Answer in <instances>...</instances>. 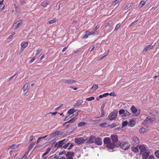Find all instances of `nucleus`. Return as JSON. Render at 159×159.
<instances>
[{"instance_id":"1","label":"nucleus","mask_w":159,"mask_h":159,"mask_svg":"<svg viewBox=\"0 0 159 159\" xmlns=\"http://www.w3.org/2000/svg\"><path fill=\"white\" fill-rule=\"evenodd\" d=\"M130 145L129 143L125 142H122L120 143H116V147H120L123 150H127L129 148Z\"/></svg>"},{"instance_id":"2","label":"nucleus","mask_w":159,"mask_h":159,"mask_svg":"<svg viewBox=\"0 0 159 159\" xmlns=\"http://www.w3.org/2000/svg\"><path fill=\"white\" fill-rule=\"evenodd\" d=\"M76 119V118H75L73 117L70 120H73V119H74L71 123H70V126L69 128L71 130L70 131L71 132H72L75 130L77 128V126L76 125V124L74 122Z\"/></svg>"},{"instance_id":"3","label":"nucleus","mask_w":159,"mask_h":159,"mask_svg":"<svg viewBox=\"0 0 159 159\" xmlns=\"http://www.w3.org/2000/svg\"><path fill=\"white\" fill-rule=\"evenodd\" d=\"M118 111L114 110L111 112L108 116V118L110 120H113L117 116Z\"/></svg>"},{"instance_id":"4","label":"nucleus","mask_w":159,"mask_h":159,"mask_svg":"<svg viewBox=\"0 0 159 159\" xmlns=\"http://www.w3.org/2000/svg\"><path fill=\"white\" fill-rule=\"evenodd\" d=\"M65 140V139H64L56 143L54 142L52 144V146H54L55 148H60L65 144L63 142Z\"/></svg>"},{"instance_id":"5","label":"nucleus","mask_w":159,"mask_h":159,"mask_svg":"<svg viewBox=\"0 0 159 159\" xmlns=\"http://www.w3.org/2000/svg\"><path fill=\"white\" fill-rule=\"evenodd\" d=\"M75 143L78 145H80L83 144L85 141V139L83 137L76 138L75 139Z\"/></svg>"},{"instance_id":"6","label":"nucleus","mask_w":159,"mask_h":159,"mask_svg":"<svg viewBox=\"0 0 159 159\" xmlns=\"http://www.w3.org/2000/svg\"><path fill=\"white\" fill-rule=\"evenodd\" d=\"M130 109L132 112L136 116H138L140 112V110H138L133 105L131 107Z\"/></svg>"},{"instance_id":"7","label":"nucleus","mask_w":159,"mask_h":159,"mask_svg":"<svg viewBox=\"0 0 159 159\" xmlns=\"http://www.w3.org/2000/svg\"><path fill=\"white\" fill-rule=\"evenodd\" d=\"M96 137L95 136H91L89 137H87L85 139L87 143L90 144L94 143Z\"/></svg>"},{"instance_id":"8","label":"nucleus","mask_w":159,"mask_h":159,"mask_svg":"<svg viewBox=\"0 0 159 159\" xmlns=\"http://www.w3.org/2000/svg\"><path fill=\"white\" fill-rule=\"evenodd\" d=\"M61 80L63 83L69 84H72L76 82L75 80L70 79H62Z\"/></svg>"},{"instance_id":"9","label":"nucleus","mask_w":159,"mask_h":159,"mask_svg":"<svg viewBox=\"0 0 159 159\" xmlns=\"http://www.w3.org/2000/svg\"><path fill=\"white\" fill-rule=\"evenodd\" d=\"M63 132H61L60 131L56 130L54 132H52L50 134V136L52 137H53L57 135H61L63 134Z\"/></svg>"},{"instance_id":"10","label":"nucleus","mask_w":159,"mask_h":159,"mask_svg":"<svg viewBox=\"0 0 159 159\" xmlns=\"http://www.w3.org/2000/svg\"><path fill=\"white\" fill-rule=\"evenodd\" d=\"M94 143H95L99 146L101 145L102 144V139L99 137L96 138Z\"/></svg>"},{"instance_id":"11","label":"nucleus","mask_w":159,"mask_h":159,"mask_svg":"<svg viewBox=\"0 0 159 159\" xmlns=\"http://www.w3.org/2000/svg\"><path fill=\"white\" fill-rule=\"evenodd\" d=\"M116 147V144L114 143L111 142L110 143L106 145V147L108 148L113 149L115 147Z\"/></svg>"},{"instance_id":"12","label":"nucleus","mask_w":159,"mask_h":159,"mask_svg":"<svg viewBox=\"0 0 159 159\" xmlns=\"http://www.w3.org/2000/svg\"><path fill=\"white\" fill-rule=\"evenodd\" d=\"M111 139L113 143H116L118 141V136L116 135H111Z\"/></svg>"},{"instance_id":"13","label":"nucleus","mask_w":159,"mask_h":159,"mask_svg":"<svg viewBox=\"0 0 159 159\" xmlns=\"http://www.w3.org/2000/svg\"><path fill=\"white\" fill-rule=\"evenodd\" d=\"M144 121H146L148 123L151 122L152 123H153L154 122L156 121V119L154 118H150L147 117H146V119L144 120Z\"/></svg>"},{"instance_id":"14","label":"nucleus","mask_w":159,"mask_h":159,"mask_svg":"<svg viewBox=\"0 0 159 159\" xmlns=\"http://www.w3.org/2000/svg\"><path fill=\"white\" fill-rule=\"evenodd\" d=\"M85 34L82 37V39H86L88 38V36L91 34H94V32H91L89 31H87L85 32Z\"/></svg>"},{"instance_id":"15","label":"nucleus","mask_w":159,"mask_h":159,"mask_svg":"<svg viewBox=\"0 0 159 159\" xmlns=\"http://www.w3.org/2000/svg\"><path fill=\"white\" fill-rule=\"evenodd\" d=\"M155 44V43H152L151 44L146 46L144 49L143 51L147 52L148 50L153 48Z\"/></svg>"},{"instance_id":"16","label":"nucleus","mask_w":159,"mask_h":159,"mask_svg":"<svg viewBox=\"0 0 159 159\" xmlns=\"http://www.w3.org/2000/svg\"><path fill=\"white\" fill-rule=\"evenodd\" d=\"M142 157L143 159H147L149 156V152H143L142 154Z\"/></svg>"},{"instance_id":"17","label":"nucleus","mask_w":159,"mask_h":159,"mask_svg":"<svg viewBox=\"0 0 159 159\" xmlns=\"http://www.w3.org/2000/svg\"><path fill=\"white\" fill-rule=\"evenodd\" d=\"M103 142L104 144H106V145H107L111 141L110 138L106 137L104 139Z\"/></svg>"},{"instance_id":"18","label":"nucleus","mask_w":159,"mask_h":159,"mask_svg":"<svg viewBox=\"0 0 159 159\" xmlns=\"http://www.w3.org/2000/svg\"><path fill=\"white\" fill-rule=\"evenodd\" d=\"M139 149L140 150V154H142V152H145L146 150V148L144 145H141L139 147Z\"/></svg>"},{"instance_id":"19","label":"nucleus","mask_w":159,"mask_h":159,"mask_svg":"<svg viewBox=\"0 0 159 159\" xmlns=\"http://www.w3.org/2000/svg\"><path fill=\"white\" fill-rule=\"evenodd\" d=\"M29 84L27 83L25 84L24 87L22 89L23 90L24 92H25V93H26L28 91V88Z\"/></svg>"},{"instance_id":"20","label":"nucleus","mask_w":159,"mask_h":159,"mask_svg":"<svg viewBox=\"0 0 159 159\" xmlns=\"http://www.w3.org/2000/svg\"><path fill=\"white\" fill-rule=\"evenodd\" d=\"M28 42H23L21 43V45L22 47V49H25L27 47L28 45Z\"/></svg>"},{"instance_id":"21","label":"nucleus","mask_w":159,"mask_h":159,"mask_svg":"<svg viewBox=\"0 0 159 159\" xmlns=\"http://www.w3.org/2000/svg\"><path fill=\"white\" fill-rule=\"evenodd\" d=\"M18 23L17 25H16L14 28L15 29H17L18 28H19L21 25H22L23 23V21L22 20H18L17 22Z\"/></svg>"},{"instance_id":"22","label":"nucleus","mask_w":159,"mask_h":159,"mask_svg":"<svg viewBox=\"0 0 159 159\" xmlns=\"http://www.w3.org/2000/svg\"><path fill=\"white\" fill-rule=\"evenodd\" d=\"M150 113L154 116H159V112L158 111H153Z\"/></svg>"},{"instance_id":"23","label":"nucleus","mask_w":159,"mask_h":159,"mask_svg":"<svg viewBox=\"0 0 159 159\" xmlns=\"http://www.w3.org/2000/svg\"><path fill=\"white\" fill-rule=\"evenodd\" d=\"M83 102V101L82 100H77L76 103L75 104L74 106H79Z\"/></svg>"},{"instance_id":"24","label":"nucleus","mask_w":159,"mask_h":159,"mask_svg":"<svg viewBox=\"0 0 159 159\" xmlns=\"http://www.w3.org/2000/svg\"><path fill=\"white\" fill-rule=\"evenodd\" d=\"M133 140L136 144L139 143V139L136 136H134L132 138Z\"/></svg>"},{"instance_id":"25","label":"nucleus","mask_w":159,"mask_h":159,"mask_svg":"<svg viewBox=\"0 0 159 159\" xmlns=\"http://www.w3.org/2000/svg\"><path fill=\"white\" fill-rule=\"evenodd\" d=\"M135 125V122L134 120H131L128 124V126L129 127H133Z\"/></svg>"},{"instance_id":"26","label":"nucleus","mask_w":159,"mask_h":159,"mask_svg":"<svg viewBox=\"0 0 159 159\" xmlns=\"http://www.w3.org/2000/svg\"><path fill=\"white\" fill-rule=\"evenodd\" d=\"M75 111V110L74 109L72 108L71 109L68 110V111H67V114H73Z\"/></svg>"},{"instance_id":"27","label":"nucleus","mask_w":159,"mask_h":159,"mask_svg":"<svg viewBox=\"0 0 159 159\" xmlns=\"http://www.w3.org/2000/svg\"><path fill=\"white\" fill-rule=\"evenodd\" d=\"M18 146V145L16 144H13L8 149H7V151H8L10 148H12V149H14L17 148Z\"/></svg>"},{"instance_id":"28","label":"nucleus","mask_w":159,"mask_h":159,"mask_svg":"<svg viewBox=\"0 0 159 159\" xmlns=\"http://www.w3.org/2000/svg\"><path fill=\"white\" fill-rule=\"evenodd\" d=\"M35 142H34L32 143H31L30 144L29 147V151H30L31 149H32L34 146L36 144Z\"/></svg>"},{"instance_id":"29","label":"nucleus","mask_w":159,"mask_h":159,"mask_svg":"<svg viewBox=\"0 0 159 159\" xmlns=\"http://www.w3.org/2000/svg\"><path fill=\"white\" fill-rule=\"evenodd\" d=\"M132 150L134 152L137 153L139 152V149L137 147H132L131 148Z\"/></svg>"},{"instance_id":"30","label":"nucleus","mask_w":159,"mask_h":159,"mask_svg":"<svg viewBox=\"0 0 159 159\" xmlns=\"http://www.w3.org/2000/svg\"><path fill=\"white\" fill-rule=\"evenodd\" d=\"M74 153L73 152H68L66 154L67 157L74 156Z\"/></svg>"},{"instance_id":"31","label":"nucleus","mask_w":159,"mask_h":159,"mask_svg":"<svg viewBox=\"0 0 159 159\" xmlns=\"http://www.w3.org/2000/svg\"><path fill=\"white\" fill-rule=\"evenodd\" d=\"M110 125L108 124L107 123H103L100 124V125L101 127H106L109 126Z\"/></svg>"},{"instance_id":"32","label":"nucleus","mask_w":159,"mask_h":159,"mask_svg":"<svg viewBox=\"0 0 159 159\" xmlns=\"http://www.w3.org/2000/svg\"><path fill=\"white\" fill-rule=\"evenodd\" d=\"M98 88V85L97 84L93 85L91 88V89L93 90V91H95Z\"/></svg>"},{"instance_id":"33","label":"nucleus","mask_w":159,"mask_h":159,"mask_svg":"<svg viewBox=\"0 0 159 159\" xmlns=\"http://www.w3.org/2000/svg\"><path fill=\"white\" fill-rule=\"evenodd\" d=\"M4 7L3 1H0V9L2 10Z\"/></svg>"},{"instance_id":"34","label":"nucleus","mask_w":159,"mask_h":159,"mask_svg":"<svg viewBox=\"0 0 159 159\" xmlns=\"http://www.w3.org/2000/svg\"><path fill=\"white\" fill-rule=\"evenodd\" d=\"M109 95V93H106L103 94V95H100L99 96L100 98H102L103 97H107V96Z\"/></svg>"},{"instance_id":"35","label":"nucleus","mask_w":159,"mask_h":159,"mask_svg":"<svg viewBox=\"0 0 159 159\" xmlns=\"http://www.w3.org/2000/svg\"><path fill=\"white\" fill-rule=\"evenodd\" d=\"M49 4V3L48 2H42L41 3V5L44 7H46Z\"/></svg>"},{"instance_id":"36","label":"nucleus","mask_w":159,"mask_h":159,"mask_svg":"<svg viewBox=\"0 0 159 159\" xmlns=\"http://www.w3.org/2000/svg\"><path fill=\"white\" fill-rule=\"evenodd\" d=\"M86 124V123L84 122H80L78 124V126L81 127L84 126Z\"/></svg>"},{"instance_id":"37","label":"nucleus","mask_w":159,"mask_h":159,"mask_svg":"<svg viewBox=\"0 0 159 159\" xmlns=\"http://www.w3.org/2000/svg\"><path fill=\"white\" fill-rule=\"evenodd\" d=\"M95 99V98L94 97H91L89 98H86V100L87 101H90L92 100H93Z\"/></svg>"},{"instance_id":"38","label":"nucleus","mask_w":159,"mask_h":159,"mask_svg":"<svg viewBox=\"0 0 159 159\" xmlns=\"http://www.w3.org/2000/svg\"><path fill=\"white\" fill-rule=\"evenodd\" d=\"M56 22V20L54 19L52 20L48 21V23L49 24H51L55 23Z\"/></svg>"},{"instance_id":"39","label":"nucleus","mask_w":159,"mask_h":159,"mask_svg":"<svg viewBox=\"0 0 159 159\" xmlns=\"http://www.w3.org/2000/svg\"><path fill=\"white\" fill-rule=\"evenodd\" d=\"M145 132V129L143 128H142L139 129V132L141 134L144 133Z\"/></svg>"},{"instance_id":"40","label":"nucleus","mask_w":159,"mask_h":159,"mask_svg":"<svg viewBox=\"0 0 159 159\" xmlns=\"http://www.w3.org/2000/svg\"><path fill=\"white\" fill-rule=\"evenodd\" d=\"M125 112L124 114L123 115L124 116H127L130 115V113L128 112L127 110H125Z\"/></svg>"},{"instance_id":"41","label":"nucleus","mask_w":159,"mask_h":159,"mask_svg":"<svg viewBox=\"0 0 159 159\" xmlns=\"http://www.w3.org/2000/svg\"><path fill=\"white\" fill-rule=\"evenodd\" d=\"M146 1H142L139 4V5L140 6L141 5V7H142L143 6H144L145 4L146 3Z\"/></svg>"},{"instance_id":"42","label":"nucleus","mask_w":159,"mask_h":159,"mask_svg":"<svg viewBox=\"0 0 159 159\" xmlns=\"http://www.w3.org/2000/svg\"><path fill=\"white\" fill-rule=\"evenodd\" d=\"M47 136H48L47 135H46L44 136L39 138L37 139V142L36 143V144L38 143L40 141L41 139L42 138H46Z\"/></svg>"},{"instance_id":"43","label":"nucleus","mask_w":159,"mask_h":159,"mask_svg":"<svg viewBox=\"0 0 159 159\" xmlns=\"http://www.w3.org/2000/svg\"><path fill=\"white\" fill-rule=\"evenodd\" d=\"M125 110L124 109H121L119 111V114L120 115L124 114L125 112Z\"/></svg>"},{"instance_id":"44","label":"nucleus","mask_w":159,"mask_h":159,"mask_svg":"<svg viewBox=\"0 0 159 159\" xmlns=\"http://www.w3.org/2000/svg\"><path fill=\"white\" fill-rule=\"evenodd\" d=\"M155 156L158 158H159V151L157 150L155 152Z\"/></svg>"},{"instance_id":"45","label":"nucleus","mask_w":159,"mask_h":159,"mask_svg":"<svg viewBox=\"0 0 159 159\" xmlns=\"http://www.w3.org/2000/svg\"><path fill=\"white\" fill-rule=\"evenodd\" d=\"M127 124L128 122L127 121H124L122 123V126L123 127L127 125Z\"/></svg>"},{"instance_id":"46","label":"nucleus","mask_w":159,"mask_h":159,"mask_svg":"<svg viewBox=\"0 0 159 159\" xmlns=\"http://www.w3.org/2000/svg\"><path fill=\"white\" fill-rule=\"evenodd\" d=\"M80 111H79L78 110H75V112H74L75 113L73 115H72V116H73L74 115H75V116H76L77 115H78V113Z\"/></svg>"},{"instance_id":"47","label":"nucleus","mask_w":159,"mask_h":159,"mask_svg":"<svg viewBox=\"0 0 159 159\" xmlns=\"http://www.w3.org/2000/svg\"><path fill=\"white\" fill-rule=\"evenodd\" d=\"M120 26V25L119 23L118 24L116 25L115 29V30H117L119 28Z\"/></svg>"},{"instance_id":"48","label":"nucleus","mask_w":159,"mask_h":159,"mask_svg":"<svg viewBox=\"0 0 159 159\" xmlns=\"http://www.w3.org/2000/svg\"><path fill=\"white\" fill-rule=\"evenodd\" d=\"M73 120H69L68 121L66 122L65 123H64L63 125L64 126L65 125H66V124H68L69 123H71V122Z\"/></svg>"},{"instance_id":"49","label":"nucleus","mask_w":159,"mask_h":159,"mask_svg":"<svg viewBox=\"0 0 159 159\" xmlns=\"http://www.w3.org/2000/svg\"><path fill=\"white\" fill-rule=\"evenodd\" d=\"M105 105V103H104V102H103L102 103V105L101 106V110L102 109V110H104V108Z\"/></svg>"},{"instance_id":"50","label":"nucleus","mask_w":159,"mask_h":159,"mask_svg":"<svg viewBox=\"0 0 159 159\" xmlns=\"http://www.w3.org/2000/svg\"><path fill=\"white\" fill-rule=\"evenodd\" d=\"M42 50L38 49L37 51H36V55H38L41 51Z\"/></svg>"},{"instance_id":"51","label":"nucleus","mask_w":159,"mask_h":159,"mask_svg":"<svg viewBox=\"0 0 159 159\" xmlns=\"http://www.w3.org/2000/svg\"><path fill=\"white\" fill-rule=\"evenodd\" d=\"M57 113V112L56 111V112H50V113H48V114H46V115H45V116H46L48 114H52V115H55Z\"/></svg>"},{"instance_id":"52","label":"nucleus","mask_w":159,"mask_h":159,"mask_svg":"<svg viewBox=\"0 0 159 159\" xmlns=\"http://www.w3.org/2000/svg\"><path fill=\"white\" fill-rule=\"evenodd\" d=\"M70 144V143H67L66 144L64 145L63 146V148L65 149Z\"/></svg>"},{"instance_id":"53","label":"nucleus","mask_w":159,"mask_h":159,"mask_svg":"<svg viewBox=\"0 0 159 159\" xmlns=\"http://www.w3.org/2000/svg\"><path fill=\"white\" fill-rule=\"evenodd\" d=\"M36 58L35 57H33L29 61V63H31L34 61L35 59Z\"/></svg>"},{"instance_id":"54","label":"nucleus","mask_w":159,"mask_h":159,"mask_svg":"<svg viewBox=\"0 0 159 159\" xmlns=\"http://www.w3.org/2000/svg\"><path fill=\"white\" fill-rule=\"evenodd\" d=\"M51 148H48L46 150V152L47 153H48L51 151Z\"/></svg>"},{"instance_id":"55","label":"nucleus","mask_w":159,"mask_h":159,"mask_svg":"<svg viewBox=\"0 0 159 159\" xmlns=\"http://www.w3.org/2000/svg\"><path fill=\"white\" fill-rule=\"evenodd\" d=\"M119 0H116L114 1L113 2V4H114V5H116L118 4L119 3Z\"/></svg>"},{"instance_id":"56","label":"nucleus","mask_w":159,"mask_h":159,"mask_svg":"<svg viewBox=\"0 0 159 159\" xmlns=\"http://www.w3.org/2000/svg\"><path fill=\"white\" fill-rule=\"evenodd\" d=\"M66 153V151H65V150H64L63 151H62L61 152H60L59 153V155H63V154H64V153Z\"/></svg>"},{"instance_id":"57","label":"nucleus","mask_w":159,"mask_h":159,"mask_svg":"<svg viewBox=\"0 0 159 159\" xmlns=\"http://www.w3.org/2000/svg\"><path fill=\"white\" fill-rule=\"evenodd\" d=\"M25 3V2L24 1L21 0H20V3L22 5H23Z\"/></svg>"},{"instance_id":"58","label":"nucleus","mask_w":159,"mask_h":159,"mask_svg":"<svg viewBox=\"0 0 159 159\" xmlns=\"http://www.w3.org/2000/svg\"><path fill=\"white\" fill-rule=\"evenodd\" d=\"M109 126H110V127L111 128H114L116 126V125L115 124H112L110 125Z\"/></svg>"},{"instance_id":"59","label":"nucleus","mask_w":159,"mask_h":159,"mask_svg":"<svg viewBox=\"0 0 159 159\" xmlns=\"http://www.w3.org/2000/svg\"><path fill=\"white\" fill-rule=\"evenodd\" d=\"M138 20H135L134 21H133V22H132L131 24H130V25H129V26H130L131 25H133L135 23H136L137 21H138Z\"/></svg>"},{"instance_id":"60","label":"nucleus","mask_w":159,"mask_h":159,"mask_svg":"<svg viewBox=\"0 0 159 159\" xmlns=\"http://www.w3.org/2000/svg\"><path fill=\"white\" fill-rule=\"evenodd\" d=\"M154 158L155 157L153 155H151L149 156L148 159H154Z\"/></svg>"},{"instance_id":"61","label":"nucleus","mask_w":159,"mask_h":159,"mask_svg":"<svg viewBox=\"0 0 159 159\" xmlns=\"http://www.w3.org/2000/svg\"><path fill=\"white\" fill-rule=\"evenodd\" d=\"M101 116H102L104 115V110H101Z\"/></svg>"},{"instance_id":"62","label":"nucleus","mask_w":159,"mask_h":159,"mask_svg":"<svg viewBox=\"0 0 159 159\" xmlns=\"http://www.w3.org/2000/svg\"><path fill=\"white\" fill-rule=\"evenodd\" d=\"M109 95H110L111 96H113L114 97H115L116 96V95L114 93H109Z\"/></svg>"},{"instance_id":"63","label":"nucleus","mask_w":159,"mask_h":159,"mask_svg":"<svg viewBox=\"0 0 159 159\" xmlns=\"http://www.w3.org/2000/svg\"><path fill=\"white\" fill-rule=\"evenodd\" d=\"M15 34V33H13L11 34L9 36V38H11L13 36V35Z\"/></svg>"},{"instance_id":"64","label":"nucleus","mask_w":159,"mask_h":159,"mask_svg":"<svg viewBox=\"0 0 159 159\" xmlns=\"http://www.w3.org/2000/svg\"><path fill=\"white\" fill-rule=\"evenodd\" d=\"M27 155H26V154H25L21 158V159H23L24 158H25V159H27Z\"/></svg>"}]
</instances>
